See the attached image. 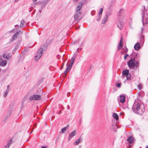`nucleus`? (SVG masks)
<instances>
[{
	"label": "nucleus",
	"instance_id": "obj_63",
	"mask_svg": "<svg viewBox=\"0 0 148 148\" xmlns=\"http://www.w3.org/2000/svg\"><path fill=\"white\" fill-rule=\"evenodd\" d=\"M127 148H130V147H128Z\"/></svg>",
	"mask_w": 148,
	"mask_h": 148
},
{
	"label": "nucleus",
	"instance_id": "obj_17",
	"mask_svg": "<svg viewBox=\"0 0 148 148\" xmlns=\"http://www.w3.org/2000/svg\"><path fill=\"white\" fill-rule=\"evenodd\" d=\"M12 139H11L9 140L8 142L7 145L5 146V148H9L11 144L12 143Z\"/></svg>",
	"mask_w": 148,
	"mask_h": 148
},
{
	"label": "nucleus",
	"instance_id": "obj_35",
	"mask_svg": "<svg viewBox=\"0 0 148 148\" xmlns=\"http://www.w3.org/2000/svg\"><path fill=\"white\" fill-rule=\"evenodd\" d=\"M101 17V16H99V15H98V16L97 17V18H96V20L97 21H99L100 20Z\"/></svg>",
	"mask_w": 148,
	"mask_h": 148
},
{
	"label": "nucleus",
	"instance_id": "obj_61",
	"mask_svg": "<svg viewBox=\"0 0 148 148\" xmlns=\"http://www.w3.org/2000/svg\"><path fill=\"white\" fill-rule=\"evenodd\" d=\"M57 58H58V60H59V59H60V58H58V56L57 57Z\"/></svg>",
	"mask_w": 148,
	"mask_h": 148
},
{
	"label": "nucleus",
	"instance_id": "obj_30",
	"mask_svg": "<svg viewBox=\"0 0 148 148\" xmlns=\"http://www.w3.org/2000/svg\"><path fill=\"white\" fill-rule=\"evenodd\" d=\"M126 76L127 77V79L129 80L130 79L131 77V75L130 74L128 73L127 75Z\"/></svg>",
	"mask_w": 148,
	"mask_h": 148
},
{
	"label": "nucleus",
	"instance_id": "obj_24",
	"mask_svg": "<svg viewBox=\"0 0 148 148\" xmlns=\"http://www.w3.org/2000/svg\"><path fill=\"white\" fill-rule=\"evenodd\" d=\"M108 15L107 14H106V17H104V19L103 20V21L102 23V24L105 23L108 20L107 17H108Z\"/></svg>",
	"mask_w": 148,
	"mask_h": 148
},
{
	"label": "nucleus",
	"instance_id": "obj_33",
	"mask_svg": "<svg viewBox=\"0 0 148 148\" xmlns=\"http://www.w3.org/2000/svg\"><path fill=\"white\" fill-rule=\"evenodd\" d=\"M11 114V112L10 111L8 112V114L6 116H7V117L8 118L9 116H10Z\"/></svg>",
	"mask_w": 148,
	"mask_h": 148
},
{
	"label": "nucleus",
	"instance_id": "obj_44",
	"mask_svg": "<svg viewBox=\"0 0 148 148\" xmlns=\"http://www.w3.org/2000/svg\"><path fill=\"white\" fill-rule=\"evenodd\" d=\"M121 47H119L118 46V47H117V50H118L119 51V50L121 49Z\"/></svg>",
	"mask_w": 148,
	"mask_h": 148
},
{
	"label": "nucleus",
	"instance_id": "obj_57",
	"mask_svg": "<svg viewBox=\"0 0 148 148\" xmlns=\"http://www.w3.org/2000/svg\"><path fill=\"white\" fill-rule=\"evenodd\" d=\"M14 30V29H13V30H11V31H10V32H12L13 31V30Z\"/></svg>",
	"mask_w": 148,
	"mask_h": 148
},
{
	"label": "nucleus",
	"instance_id": "obj_4",
	"mask_svg": "<svg viewBox=\"0 0 148 148\" xmlns=\"http://www.w3.org/2000/svg\"><path fill=\"white\" fill-rule=\"evenodd\" d=\"M127 64L130 69L134 68H137L139 65V62L137 61L136 62V60L134 59H130L127 62Z\"/></svg>",
	"mask_w": 148,
	"mask_h": 148
},
{
	"label": "nucleus",
	"instance_id": "obj_50",
	"mask_svg": "<svg viewBox=\"0 0 148 148\" xmlns=\"http://www.w3.org/2000/svg\"><path fill=\"white\" fill-rule=\"evenodd\" d=\"M70 93V92H68V93H67V97H69V94Z\"/></svg>",
	"mask_w": 148,
	"mask_h": 148
},
{
	"label": "nucleus",
	"instance_id": "obj_37",
	"mask_svg": "<svg viewBox=\"0 0 148 148\" xmlns=\"http://www.w3.org/2000/svg\"><path fill=\"white\" fill-rule=\"evenodd\" d=\"M79 40L80 39H79L75 40L74 42H73V43L74 44H76L78 43L79 42Z\"/></svg>",
	"mask_w": 148,
	"mask_h": 148
},
{
	"label": "nucleus",
	"instance_id": "obj_52",
	"mask_svg": "<svg viewBox=\"0 0 148 148\" xmlns=\"http://www.w3.org/2000/svg\"><path fill=\"white\" fill-rule=\"evenodd\" d=\"M18 45H16L15 47V49H17V47H18Z\"/></svg>",
	"mask_w": 148,
	"mask_h": 148
},
{
	"label": "nucleus",
	"instance_id": "obj_18",
	"mask_svg": "<svg viewBox=\"0 0 148 148\" xmlns=\"http://www.w3.org/2000/svg\"><path fill=\"white\" fill-rule=\"evenodd\" d=\"M143 25L145 27H148V18H147L145 19V22L144 23L143 22Z\"/></svg>",
	"mask_w": 148,
	"mask_h": 148
},
{
	"label": "nucleus",
	"instance_id": "obj_27",
	"mask_svg": "<svg viewBox=\"0 0 148 148\" xmlns=\"http://www.w3.org/2000/svg\"><path fill=\"white\" fill-rule=\"evenodd\" d=\"M67 128V126H66L62 128L61 130V133H64L65 131L66 130Z\"/></svg>",
	"mask_w": 148,
	"mask_h": 148
},
{
	"label": "nucleus",
	"instance_id": "obj_28",
	"mask_svg": "<svg viewBox=\"0 0 148 148\" xmlns=\"http://www.w3.org/2000/svg\"><path fill=\"white\" fill-rule=\"evenodd\" d=\"M122 41V38H121V40H120V41L118 44V46L119 47H122L123 44L121 42Z\"/></svg>",
	"mask_w": 148,
	"mask_h": 148
},
{
	"label": "nucleus",
	"instance_id": "obj_60",
	"mask_svg": "<svg viewBox=\"0 0 148 148\" xmlns=\"http://www.w3.org/2000/svg\"><path fill=\"white\" fill-rule=\"evenodd\" d=\"M146 148H148V146H147L146 147Z\"/></svg>",
	"mask_w": 148,
	"mask_h": 148
},
{
	"label": "nucleus",
	"instance_id": "obj_23",
	"mask_svg": "<svg viewBox=\"0 0 148 148\" xmlns=\"http://www.w3.org/2000/svg\"><path fill=\"white\" fill-rule=\"evenodd\" d=\"M113 117L116 120H117L119 119V116L116 113H114L112 115Z\"/></svg>",
	"mask_w": 148,
	"mask_h": 148
},
{
	"label": "nucleus",
	"instance_id": "obj_20",
	"mask_svg": "<svg viewBox=\"0 0 148 148\" xmlns=\"http://www.w3.org/2000/svg\"><path fill=\"white\" fill-rule=\"evenodd\" d=\"M9 87H10V86L9 85L7 86V89L6 90L5 93V94L4 95V96L5 97L7 96L8 94V93L9 92V91L10 90Z\"/></svg>",
	"mask_w": 148,
	"mask_h": 148
},
{
	"label": "nucleus",
	"instance_id": "obj_58",
	"mask_svg": "<svg viewBox=\"0 0 148 148\" xmlns=\"http://www.w3.org/2000/svg\"><path fill=\"white\" fill-rule=\"evenodd\" d=\"M62 68H63V66L61 67L60 69L61 70L62 69Z\"/></svg>",
	"mask_w": 148,
	"mask_h": 148
},
{
	"label": "nucleus",
	"instance_id": "obj_5",
	"mask_svg": "<svg viewBox=\"0 0 148 148\" xmlns=\"http://www.w3.org/2000/svg\"><path fill=\"white\" fill-rule=\"evenodd\" d=\"M43 48L40 47L38 50L35 56V60H38L42 56L43 54Z\"/></svg>",
	"mask_w": 148,
	"mask_h": 148
},
{
	"label": "nucleus",
	"instance_id": "obj_26",
	"mask_svg": "<svg viewBox=\"0 0 148 148\" xmlns=\"http://www.w3.org/2000/svg\"><path fill=\"white\" fill-rule=\"evenodd\" d=\"M25 22L23 20H22L21 22V24L20 25V26L21 27H23V25L25 24Z\"/></svg>",
	"mask_w": 148,
	"mask_h": 148
},
{
	"label": "nucleus",
	"instance_id": "obj_8",
	"mask_svg": "<svg viewBox=\"0 0 148 148\" xmlns=\"http://www.w3.org/2000/svg\"><path fill=\"white\" fill-rule=\"evenodd\" d=\"M21 32L20 31H19L18 32H17L16 33L14 34L13 36L11 38L10 42H12L14 40H15L16 39L18 36L19 35Z\"/></svg>",
	"mask_w": 148,
	"mask_h": 148
},
{
	"label": "nucleus",
	"instance_id": "obj_56",
	"mask_svg": "<svg viewBox=\"0 0 148 148\" xmlns=\"http://www.w3.org/2000/svg\"><path fill=\"white\" fill-rule=\"evenodd\" d=\"M19 26L18 25H16L15 26V27H16V26Z\"/></svg>",
	"mask_w": 148,
	"mask_h": 148
},
{
	"label": "nucleus",
	"instance_id": "obj_1",
	"mask_svg": "<svg viewBox=\"0 0 148 148\" xmlns=\"http://www.w3.org/2000/svg\"><path fill=\"white\" fill-rule=\"evenodd\" d=\"M132 109L134 113L140 115H142L145 111L144 105L137 101H135L134 103Z\"/></svg>",
	"mask_w": 148,
	"mask_h": 148
},
{
	"label": "nucleus",
	"instance_id": "obj_59",
	"mask_svg": "<svg viewBox=\"0 0 148 148\" xmlns=\"http://www.w3.org/2000/svg\"><path fill=\"white\" fill-rule=\"evenodd\" d=\"M19 0H15V1L16 2H17Z\"/></svg>",
	"mask_w": 148,
	"mask_h": 148
},
{
	"label": "nucleus",
	"instance_id": "obj_19",
	"mask_svg": "<svg viewBox=\"0 0 148 148\" xmlns=\"http://www.w3.org/2000/svg\"><path fill=\"white\" fill-rule=\"evenodd\" d=\"M123 74L126 76L129 73V71L128 70H124L123 71Z\"/></svg>",
	"mask_w": 148,
	"mask_h": 148
},
{
	"label": "nucleus",
	"instance_id": "obj_14",
	"mask_svg": "<svg viewBox=\"0 0 148 148\" xmlns=\"http://www.w3.org/2000/svg\"><path fill=\"white\" fill-rule=\"evenodd\" d=\"M139 42H137L134 46L135 49L136 51H138L140 48Z\"/></svg>",
	"mask_w": 148,
	"mask_h": 148
},
{
	"label": "nucleus",
	"instance_id": "obj_40",
	"mask_svg": "<svg viewBox=\"0 0 148 148\" xmlns=\"http://www.w3.org/2000/svg\"><path fill=\"white\" fill-rule=\"evenodd\" d=\"M129 56V55L128 54H126L124 57V59L125 60H126L127 59V57H128Z\"/></svg>",
	"mask_w": 148,
	"mask_h": 148
},
{
	"label": "nucleus",
	"instance_id": "obj_25",
	"mask_svg": "<svg viewBox=\"0 0 148 148\" xmlns=\"http://www.w3.org/2000/svg\"><path fill=\"white\" fill-rule=\"evenodd\" d=\"M80 139L79 138L74 143V145H77L78 143L80 142Z\"/></svg>",
	"mask_w": 148,
	"mask_h": 148
},
{
	"label": "nucleus",
	"instance_id": "obj_32",
	"mask_svg": "<svg viewBox=\"0 0 148 148\" xmlns=\"http://www.w3.org/2000/svg\"><path fill=\"white\" fill-rule=\"evenodd\" d=\"M11 114V112L10 111L8 112V114L6 116H7V117L8 118L9 116H10Z\"/></svg>",
	"mask_w": 148,
	"mask_h": 148
},
{
	"label": "nucleus",
	"instance_id": "obj_51",
	"mask_svg": "<svg viewBox=\"0 0 148 148\" xmlns=\"http://www.w3.org/2000/svg\"><path fill=\"white\" fill-rule=\"evenodd\" d=\"M39 11L40 13H41V12H42L41 10L40 9L39 10Z\"/></svg>",
	"mask_w": 148,
	"mask_h": 148
},
{
	"label": "nucleus",
	"instance_id": "obj_21",
	"mask_svg": "<svg viewBox=\"0 0 148 148\" xmlns=\"http://www.w3.org/2000/svg\"><path fill=\"white\" fill-rule=\"evenodd\" d=\"M140 42L141 43H143L144 41V36L142 34L141 35L140 37Z\"/></svg>",
	"mask_w": 148,
	"mask_h": 148
},
{
	"label": "nucleus",
	"instance_id": "obj_15",
	"mask_svg": "<svg viewBox=\"0 0 148 148\" xmlns=\"http://www.w3.org/2000/svg\"><path fill=\"white\" fill-rule=\"evenodd\" d=\"M147 11L145 9V10H144L142 12V22L143 23V19L144 18L146 14H147Z\"/></svg>",
	"mask_w": 148,
	"mask_h": 148
},
{
	"label": "nucleus",
	"instance_id": "obj_16",
	"mask_svg": "<svg viewBox=\"0 0 148 148\" xmlns=\"http://www.w3.org/2000/svg\"><path fill=\"white\" fill-rule=\"evenodd\" d=\"M3 58L8 60L10 57V54L9 53H5L3 55Z\"/></svg>",
	"mask_w": 148,
	"mask_h": 148
},
{
	"label": "nucleus",
	"instance_id": "obj_39",
	"mask_svg": "<svg viewBox=\"0 0 148 148\" xmlns=\"http://www.w3.org/2000/svg\"><path fill=\"white\" fill-rule=\"evenodd\" d=\"M138 88L140 90L141 89V88H142V86H141V85L140 84H139L138 86Z\"/></svg>",
	"mask_w": 148,
	"mask_h": 148
},
{
	"label": "nucleus",
	"instance_id": "obj_38",
	"mask_svg": "<svg viewBox=\"0 0 148 148\" xmlns=\"http://www.w3.org/2000/svg\"><path fill=\"white\" fill-rule=\"evenodd\" d=\"M69 71V69H68L67 68L66 69L65 71L64 72V73L66 75V76L67 74V72Z\"/></svg>",
	"mask_w": 148,
	"mask_h": 148
},
{
	"label": "nucleus",
	"instance_id": "obj_43",
	"mask_svg": "<svg viewBox=\"0 0 148 148\" xmlns=\"http://www.w3.org/2000/svg\"><path fill=\"white\" fill-rule=\"evenodd\" d=\"M30 8V10H29V12H30L33 9H34V7H31V8Z\"/></svg>",
	"mask_w": 148,
	"mask_h": 148
},
{
	"label": "nucleus",
	"instance_id": "obj_12",
	"mask_svg": "<svg viewBox=\"0 0 148 148\" xmlns=\"http://www.w3.org/2000/svg\"><path fill=\"white\" fill-rule=\"evenodd\" d=\"M134 138L130 136L127 138V141L130 144L133 143L134 142Z\"/></svg>",
	"mask_w": 148,
	"mask_h": 148
},
{
	"label": "nucleus",
	"instance_id": "obj_49",
	"mask_svg": "<svg viewBox=\"0 0 148 148\" xmlns=\"http://www.w3.org/2000/svg\"><path fill=\"white\" fill-rule=\"evenodd\" d=\"M70 106H69V105H68V106H67V109H68V110H69V109H70Z\"/></svg>",
	"mask_w": 148,
	"mask_h": 148
},
{
	"label": "nucleus",
	"instance_id": "obj_45",
	"mask_svg": "<svg viewBox=\"0 0 148 148\" xmlns=\"http://www.w3.org/2000/svg\"><path fill=\"white\" fill-rule=\"evenodd\" d=\"M143 30H144L143 28H141V34H143Z\"/></svg>",
	"mask_w": 148,
	"mask_h": 148
},
{
	"label": "nucleus",
	"instance_id": "obj_31",
	"mask_svg": "<svg viewBox=\"0 0 148 148\" xmlns=\"http://www.w3.org/2000/svg\"><path fill=\"white\" fill-rule=\"evenodd\" d=\"M11 114V112L10 111L8 112V114L6 116H7V117L8 118L9 116H10Z\"/></svg>",
	"mask_w": 148,
	"mask_h": 148
},
{
	"label": "nucleus",
	"instance_id": "obj_42",
	"mask_svg": "<svg viewBox=\"0 0 148 148\" xmlns=\"http://www.w3.org/2000/svg\"><path fill=\"white\" fill-rule=\"evenodd\" d=\"M8 118L7 117V116H5L3 120V121L5 122L7 120Z\"/></svg>",
	"mask_w": 148,
	"mask_h": 148
},
{
	"label": "nucleus",
	"instance_id": "obj_46",
	"mask_svg": "<svg viewBox=\"0 0 148 148\" xmlns=\"http://www.w3.org/2000/svg\"><path fill=\"white\" fill-rule=\"evenodd\" d=\"M143 8L144 10H145V5L143 6Z\"/></svg>",
	"mask_w": 148,
	"mask_h": 148
},
{
	"label": "nucleus",
	"instance_id": "obj_13",
	"mask_svg": "<svg viewBox=\"0 0 148 148\" xmlns=\"http://www.w3.org/2000/svg\"><path fill=\"white\" fill-rule=\"evenodd\" d=\"M138 55V53H133L130 56V59H134V60H135L136 58L137 57Z\"/></svg>",
	"mask_w": 148,
	"mask_h": 148
},
{
	"label": "nucleus",
	"instance_id": "obj_41",
	"mask_svg": "<svg viewBox=\"0 0 148 148\" xmlns=\"http://www.w3.org/2000/svg\"><path fill=\"white\" fill-rule=\"evenodd\" d=\"M72 66H71V65L70 64H69V65L66 68H67L68 69H69V70H70V69H71Z\"/></svg>",
	"mask_w": 148,
	"mask_h": 148
},
{
	"label": "nucleus",
	"instance_id": "obj_6",
	"mask_svg": "<svg viewBox=\"0 0 148 148\" xmlns=\"http://www.w3.org/2000/svg\"><path fill=\"white\" fill-rule=\"evenodd\" d=\"M41 96L39 95H34L31 96L29 97V100L32 101L33 100H40Z\"/></svg>",
	"mask_w": 148,
	"mask_h": 148
},
{
	"label": "nucleus",
	"instance_id": "obj_3",
	"mask_svg": "<svg viewBox=\"0 0 148 148\" xmlns=\"http://www.w3.org/2000/svg\"><path fill=\"white\" fill-rule=\"evenodd\" d=\"M118 16L119 21L117 23V26L119 28L121 29H122L124 26V23L122 21L124 16L123 10L122 9L119 11Z\"/></svg>",
	"mask_w": 148,
	"mask_h": 148
},
{
	"label": "nucleus",
	"instance_id": "obj_36",
	"mask_svg": "<svg viewBox=\"0 0 148 148\" xmlns=\"http://www.w3.org/2000/svg\"><path fill=\"white\" fill-rule=\"evenodd\" d=\"M121 85V83H118L116 84V86H117L118 88H119L120 87Z\"/></svg>",
	"mask_w": 148,
	"mask_h": 148
},
{
	"label": "nucleus",
	"instance_id": "obj_10",
	"mask_svg": "<svg viewBox=\"0 0 148 148\" xmlns=\"http://www.w3.org/2000/svg\"><path fill=\"white\" fill-rule=\"evenodd\" d=\"M76 132L74 130L71 132L69 135L68 138V140L69 141L71 138L75 135Z\"/></svg>",
	"mask_w": 148,
	"mask_h": 148
},
{
	"label": "nucleus",
	"instance_id": "obj_29",
	"mask_svg": "<svg viewBox=\"0 0 148 148\" xmlns=\"http://www.w3.org/2000/svg\"><path fill=\"white\" fill-rule=\"evenodd\" d=\"M103 10V9L102 8H100V9L99 12L98 14V15L101 16V14L102 13Z\"/></svg>",
	"mask_w": 148,
	"mask_h": 148
},
{
	"label": "nucleus",
	"instance_id": "obj_55",
	"mask_svg": "<svg viewBox=\"0 0 148 148\" xmlns=\"http://www.w3.org/2000/svg\"><path fill=\"white\" fill-rule=\"evenodd\" d=\"M132 146V145H129V147H131Z\"/></svg>",
	"mask_w": 148,
	"mask_h": 148
},
{
	"label": "nucleus",
	"instance_id": "obj_9",
	"mask_svg": "<svg viewBox=\"0 0 148 148\" xmlns=\"http://www.w3.org/2000/svg\"><path fill=\"white\" fill-rule=\"evenodd\" d=\"M119 101L122 103H124L125 101V96L123 95H121L120 96L119 99Z\"/></svg>",
	"mask_w": 148,
	"mask_h": 148
},
{
	"label": "nucleus",
	"instance_id": "obj_62",
	"mask_svg": "<svg viewBox=\"0 0 148 148\" xmlns=\"http://www.w3.org/2000/svg\"><path fill=\"white\" fill-rule=\"evenodd\" d=\"M54 117V116H53L52 117V119L53 118V117Z\"/></svg>",
	"mask_w": 148,
	"mask_h": 148
},
{
	"label": "nucleus",
	"instance_id": "obj_2",
	"mask_svg": "<svg viewBox=\"0 0 148 148\" xmlns=\"http://www.w3.org/2000/svg\"><path fill=\"white\" fill-rule=\"evenodd\" d=\"M82 3L79 2L75 9V12L73 16L74 19V21L76 23L78 22L81 19L80 17L82 14L80 10L82 8Z\"/></svg>",
	"mask_w": 148,
	"mask_h": 148
},
{
	"label": "nucleus",
	"instance_id": "obj_22",
	"mask_svg": "<svg viewBox=\"0 0 148 148\" xmlns=\"http://www.w3.org/2000/svg\"><path fill=\"white\" fill-rule=\"evenodd\" d=\"M76 58V56H75V58L74 56L71 59V61L70 64L71 66H72L74 62L75 61V60Z\"/></svg>",
	"mask_w": 148,
	"mask_h": 148
},
{
	"label": "nucleus",
	"instance_id": "obj_54",
	"mask_svg": "<svg viewBox=\"0 0 148 148\" xmlns=\"http://www.w3.org/2000/svg\"><path fill=\"white\" fill-rule=\"evenodd\" d=\"M79 49V48H78L77 49V51H78V52H79V49Z\"/></svg>",
	"mask_w": 148,
	"mask_h": 148
},
{
	"label": "nucleus",
	"instance_id": "obj_7",
	"mask_svg": "<svg viewBox=\"0 0 148 148\" xmlns=\"http://www.w3.org/2000/svg\"><path fill=\"white\" fill-rule=\"evenodd\" d=\"M50 1V0H44L43 1H41L40 2L38 3L40 5L41 3L42 4V5L40 8V9L42 10L45 7V5Z\"/></svg>",
	"mask_w": 148,
	"mask_h": 148
},
{
	"label": "nucleus",
	"instance_id": "obj_47",
	"mask_svg": "<svg viewBox=\"0 0 148 148\" xmlns=\"http://www.w3.org/2000/svg\"><path fill=\"white\" fill-rule=\"evenodd\" d=\"M78 0H73V2L74 3L76 2Z\"/></svg>",
	"mask_w": 148,
	"mask_h": 148
},
{
	"label": "nucleus",
	"instance_id": "obj_11",
	"mask_svg": "<svg viewBox=\"0 0 148 148\" xmlns=\"http://www.w3.org/2000/svg\"><path fill=\"white\" fill-rule=\"evenodd\" d=\"M7 63L6 60H3L2 59H0V65L2 66H5Z\"/></svg>",
	"mask_w": 148,
	"mask_h": 148
},
{
	"label": "nucleus",
	"instance_id": "obj_34",
	"mask_svg": "<svg viewBox=\"0 0 148 148\" xmlns=\"http://www.w3.org/2000/svg\"><path fill=\"white\" fill-rule=\"evenodd\" d=\"M123 49L124 50V52L125 53H126L127 51H128V49L125 47Z\"/></svg>",
	"mask_w": 148,
	"mask_h": 148
},
{
	"label": "nucleus",
	"instance_id": "obj_53",
	"mask_svg": "<svg viewBox=\"0 0 148 148\" xmlns=\"http://www.w3.org/2000/svg\"><path fill=\"white\" fill-rule=\"evenodd\" d=\"M61 110H60V111L58 113V114H61Z\"/></svg>",
	"mask_w": 148,
	"mask_h": 148
},
{
	"label": "nucleus",
	"instance_id": "obj_48",
	"mask_svg": "<svg viewBox=\"0 0 148 148\" xmlns=\"http://www.w3.org/2000/svg\"><path fill=\"white\" fill-rule=\"evenodd\" d=\"M41 148H47L46 146H42L41 147Z\"/></svg>",
	"mask_w": 148,
	"mask_h": 148
}]
</instances>
